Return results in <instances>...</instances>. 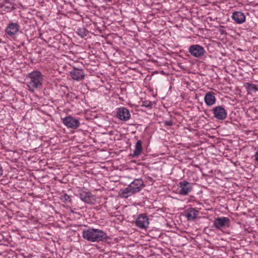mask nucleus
<instances>
[{
    "label": "nucleus",
    "instance_id": "f257e3e1",
    "mask_svg": "<svg viewBox=\"0 0 258 258\" xmlns=\"http://www.w3.org/2000/svg\"><path fill=\"white\" fill-rule=\"evenodd\" d=\"M82 237L90 242L103 241L108 238L106 233L98 229L89 228L82 232Z\"/></svg>",
    "mask_w": 258,
    "mask_h": 258
},
{
    "label": "nucleus",
    "instance_id": "f03ea898",
    "mask_svg": "<svg viewBox=\"0 0 258 258\" xmlns=\"http://www.w3.org/2000/svg\"><path fill=\"white\" fill-rule=\"evenodd\" d=\"M27 79L29 80L28 82L29 90L31 92H33L35 90L41 87L44 78L40 71H34L28 74Z\"/></svg>",
    "mask_w": 258,
    "mask_h": 258
},
{
    "label": "nucleus",
    "instance_id": "7ed1b4c3",
    "mask_svg": "<svg viewBox=\"0 0 258 258\" xmlns=\"http://www.w3.org/2000/svg\"><path fill=\"white\" fill-rule=\"evenodd\" d=\"M78 196L81 201L89 205H95L96 203V196L90 191H86L83 189L78 190Z\"/></svg>",
    "mask_w": 258,
    "mask_h": 258
},
{
    "label": "nucleus",
    "instance_id": "20e7f679",
    "mask_svg": "<svg viewBox=\"0 0 258 258\" xmlns=\"http://www.w3.org/2000/svg\"><path fill=\"white\" fill-rule=\"evenodd\" d=\"M188 52L190 55L195 57L201 58L207 53L205 48L199 44H193L188 48Z\"/></svg>",
    "mask_w": 258,
    "mask_h": 258
},
{
    "label": "nucleus",
    "instance_id": "39448f33",
    "mask_svg": "<svg viewBox=\"0 0 258 258\" xmlns=\"http://www.w3.org/2000/svg\"><path fill=\"white\" fill-rule=\"evenodd\" d=\"M230 220L228 217H220L215 219L213 221L214 227L218 230H222L230 226Z\"/></svg>",
    "mask_w": 258,
    "mask_h": 258
},
{
    "label": "nucleus",
    "instance_id": "423d86ee",
    "mask_svg": "<svg viewBox=\"0 0 258 258\" xmlns=\"http://www.w3.org/2000/svg\"><path fill=\"white\" fill-rule=\"evenodd\" d=\"M20 28V25L18 23L10 22L5 28V34L7 37L14 38L18 34Z\"/></svg>",
    "mask_w": 258,
    "mask_h": 258
},
{
    "label": "nucleus",
    "instance_id": "0eeeda50",
    "mask_svg": "<svg viewBox=\"0 0 258 258\" xmlns=\"http://www.w3.org/2000/svg\"><path fill=\"white\" fill-rule=\"evenodd\" d=\"M214 117L217 120H223L227 116V112L223 106H216L212 110Z\"/></svg>",
    "mask_w": 258,
    "mask_h": 258
},
{
    "label": "nucleus",
    "instance_id": "6e6552de",
    "mask_svg": "<svg viewBox=\"0 0 258 258\" xmlns=\"http://www.w3.org/2000/svg\"><path fill=\"white\" fill-rule=\"evenodd\" d=\"M137 227L142 229H146L149 224V219L146 214H140L135 221Z\"/></svg>",
    "mask_w": 258,
    "mask_h": 258
},
{
    "label": "nucleus",
    "instance_id": "1a4fd4ad",
    "mask_svg": "<svg viewBox=\"0 0 258 258\" xmlns=\"http://www.w3.org/2000/svg\"><path fill=\"white\" fill-rule=\"evenodd\" d=\"M62 123L68 127L72 128H76L80 125V123L77 119L71 116H68L63 118Z\"/></svg>",
    "mask_w": 258,
    "mask_h": 258
},
{
    "label": "nucleus",
    "instance_id": "9d476101",
    "mask_svg": "<svg viewBox=\"0 0 258 258\" xmlns=\"http://www.w3.org/2000/svg\"><path fill=\"white\" fill-rule=\"evenodd\" d=\"M70 75L74 80L77 81H82L85 78L84 71L82 69L75 67L70 72Z\"/></svg>",
    "mask_w": 258,
    "mask_h": 258
},
{
    "label": "nucleus",
    "instance_id": "9b49d317",
    "mask_svg": "<svg viewBox=\"0 0 258 258\" xmlns=\"http://www.w3.org/2000/svg\"><path fill=\"white\" fill-rule=\"evenodd\" d=\"M179 184V194L181 195H187L192 189L191 183L186 181H180Z\"/></svg>",
    "mask_w": 258,
    "mask_h": 258
},
{
    "label": "nucleus",
    "instance_id": "f8f14e48",
    "mask_svg": "<svg viewBox=\"0 0 258 258\" xmlns=\"http://www.w3.org/2000/svg\"><path fill=\"white\" fill-rule=\"evenodd\" d=\"M128 185L135 194L140 192L145 186L144 181L141 178L135 179Z\"/></svg>",
    "mask_w": 258,
    "mask_h": 258
},
{
    "label": "nucleus",
    "instance_id": "ddd939ff",
    "mask_svg": "<svg viewBox=\"0 0 258 258\" xmlns=\"http://www.w3.org/2000/svg\"><path fill=\"white\" fill-rule=\"evenodd\" d=\"M116 117L121 120L126 121L130 118L131 114L127 109L120 107L117 110Z\"/></svg>",
    "mask_w": 258,
    "mask_h": 258
},
{
    "label": "nucleus",
    "instance_id": "4468645a",
    "mask_svg": "<svg viewBox=\"0 0 258 258\" xmlns=\"http://www.w3.org/2000/svg\"><path fill=\"white\" fill-rule=\"evenodd\" d=\"M199 211L194 208H188L184 212V216L188 221H194L199 215Z\"/></svg>",
    "mask_w": 258,
    "mask_h": 258
},
{
    "label": "nucleus",
    "instance_id": "2eb2a0df",
    "mask_svg": "<svg viewBox=\"0 0 258 258\" xmlns=\"http://www.w3.org/2000/svg\"><path fill=\"white\" fill-rule=\"evenodd\" d=\"M204 101L207 106H211L214 105L216 102L215 93L213 92H208L204 97Z\"/></svg>",
    "mask_w": 258,
    "mask_h": 258
},
{
    "label": "nucleus",
    "instance_id": "dca6fc26",
    "mask_svg": "<svg viewBox=\"0 0 258 258\" xmlns=\"http://www.w3.org/2000/svg\"><path fill=\"white\" fill-rule=\"evenodd\" d=\"M142 142L138 140L135 145V149L131 156L133 158H138L143 151Z\"/></svg>",
    "mask_w": 258,
    "mask_h": 258
},
{
    "label": "nucleus",
    "instance_id": "f3484780",
    "mask_svg": "<svg viewBox=\"0 0 258 258\" xmlns=\"http://www.w3.org/2000/svg\"><path fill=\"white\" fill-rule=\"evenodd\" d=\"M232 18L237 24H242L245 21V16L244 14L239 11L233 13Z\"/></svg>",
    "mask_w": 258,
    "mask_h": 258
},
{
    "label": "nucleus",
    "instance_id": "a211bd4d",
    "mask_svg": "<svg viewBox=\"0 0 258 258\" xmlns=\"http://www.w3.org/2000/svg\"><path fill=\"white\" fill-rule=\"evenodd\" d=\"M135 194L129 185L127 187L120 189L118 195L122 198L127 199L132 195Z\"/></svg>",
    "mask_w": 258,
    "mask_h": 258
},
{
    "label": "nucleus",
    "instance_id": "6ab92c4d",
    "mask_svg": "<svg viewBox=\"0 0 258 258\" xmlns=\"http://www.w3.org/2000/svg\"><path fill=\"white\" fill-rule=\"evenodd\" d=\"M245 87L248 93H255L258 91L256 85L253 84L247 83Z\"/></svg>",
    "mask_w": 258,
    "mask_h": 258
},
{
    "label": "nucleus",
    "instance_id": "aec40b11",
    "mask_svg": "<svg viewBox=\"0 0 258 258\" xmlns=\"http://www.w3.org/2000/svg\"><path fill=\"white\" fill-rule=\"evenodd\" d=\"M76 33L82 38H84L87 36L89 32L85 28L82 27L77 29Z\"/></svg>",
    "mask_w": 258,
    "mask_h": 258
},
{
    "label": "nucleus",
    "instance_id": "412c9836",
    "mask_svg": "<svg viewBox=\"0 0 258 258\" xmlns=\"http://www.w3.org/2000/svg\"><path fill=\"white\" fill-rule=\"evenodd\" d=\"M60 200L65 203L67 202H71L72 199L71 197L67 194H64L61 196L60 197Z\"/></svg>",
    "mask_w": 258,
    "mask_h": 258
},
{
    "label": "nucleus",
    "instance_id": "4be33fe9",
    "mask_svg": "<svg viewBox=\"0 0 258 258\" xmlns=\"http://www.w3.org/2000/svg\"><path fill=\"white\" fill-rule=\"evenodd\" d=\"M152 103L150 101L145 100L142 102V106H144L148 109L152 108Z\"/></svg>",
    "mask_w": 258,
    "mask_h": 258
},
{
    "label": "nucleus",
    "instance_id": "5701e85b",
    "mask_svg": "<svg viewBox=\"0 0 258 258\" xmlns=\"http://www.w3.org/2000/svg\"><path fill=\"white\" fill-rule=\"evenodd\" d=\"M162 122L165 126H172L173 125V121L172 120H164Z\"/></svg>",
    "mask_w": 258,
    "mask_h": 258
},
{
    "label": "nucleus",
    "instance_id": "b1692460",
    "mask_svg": "<svg viewBox=\"0 0 258 258\" xmlns=\"http://www.w3.org/2000/svg\"><path fill=\"white\" fill-rule=\"evenodd\" d=\"M255 159L258 162V150H257V151L255 153Z\"/></svg>",
    "mask_w": 258,
    "mask_h": 258
},
{
    "label": "nucleus",
    "instance_id": "393cba45",
    "mask_svg": "<svg viewBox=\"0 0 258 258\" xmlns=\"http://www.w3.org/2000/svg\"><path fill=\"white\" fill-rule=\"evenodd\" d=\"M3 7H5L6 9H8V11L11 10V8L10 7H7V6H5V5H4Z\"/></svg>",
    "mask_w": 258,
    "mask_h": 258
},
{
    "label": "nucleus",
    "instance_id": "a878e982",
    "mask_svg": "<svg viewBox=\"0 0 258 258\" xmlns=\"http://www.w3.org/2000/svg\"><path fill=\"white\" fill-rule=\"evenodd\" d=\"M220 33H221V34H224V33H225V30H224L220 29Z\"/></svg>",
    "mask_w": 258,
    "mask_h": 258
},
{
    "label": "nucleus",
    "instance_id": "bb28decb",
    "mask_svg": "<svg viewBox=\"0 0 258 258\" xmlns=\"http://www.w3.org/2000/svg\"><path fill=\"white\" fill-rule=\"evenodd\" d=\"M104 1L106 2H111L112 0H103Z\"/></svg>",
    "mask_w": 258,
    "mask_h": 258
}]
</instances>
